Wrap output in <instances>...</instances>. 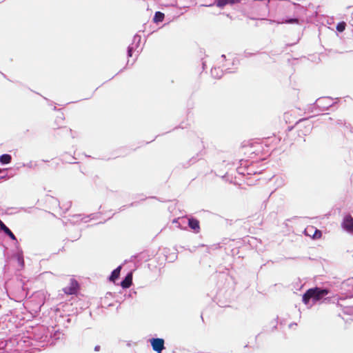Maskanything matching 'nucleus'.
<instances>
[{
  "label": "nucleus",
  "mask_w": 353,
  "mask_h": 353,
  "mask_svg": "<svg viewBox=\"0 0 353 353\" xmlns=\"http://www.w3.org/2000/svg\"><path fill=\"white\" fill-rule=\"evenodd\" d=\"M353 298V292H341L340 294L336 298V301L335 304L341 308L345 314L353 316V306L345 305L341 301H345L348 299Z\"/></svg>",
  "instance_id": "2"
},
{
  "label": "nucleus",
  "mask_w": 353,
  "mask_h": 353,
  "mask_svg": "<svg viewBox=\"0 0 353 353\" xmlns=\"http://www.w3.org/2000/svg\"><path fill=\"white\" fill-rule=\"evenodd\" d=\"M46 213H48V214H50V215H52V214L51 212H48L47 210H46Z\"/></svg>",
  "instance_id": "50"
},
{
  "label": "nucleus",
  "mask_w": 353,
  "mask_h": 353,
  "mask_svg": "<svg viewBox=\"0 0 353 353\" xmlns=\"http://www.w3.org/2000/svg\"><path fill=\"white\" fill-rule=\"evenodd\" d=\"M165 18V14L161 11H157L155 12L152 21L155 23H159L162 22L164 20Z\"/></svg>",
  "instance_id": "17"
},
{
  "label": "nucleus",
  "mask_w": 353,
  "mask_h": 353,
  "mask_svg": "<svg viewBox=\"0 0 353 353\" xmlns=\"http://www.w3.org/2000/svg\"><path fill=\"white\" fill-rule=\"evenodd\" d=\"M100 350H101V346L99 345H95L94 347V351H95V352H99V351H100Z\"/></svg>",
  "instance_id": "36"
},
{
  "label": "nucleus",
  "mask_w": 353,
  "mask_h": 353,
  "mask_svg": "<svg viewBox=\"0 0 353 353\" xmlns=\"http://www.w3.org/2000/svg\"><path fill=\"white\" fill-rule=\"evenodd\" d=\"M221 58H222L223 60H226V56H225V54H222V55H221Z\"/></svg>",
  "instance_id": "43"
},
{
  "label": "nucleus",
  "mask_w": 353,
  "mask_h": 353,
  "mask_svg": "<svg viewBox=\"0 0 353 353\" xmlns=\"http://www.w3.org/2000/svg\"><path fill=\"white\" fill-rule=\"evenodd\" d=\"M254 53H252V52H247V51H245L244 52V57H246V58H248L252 55H254Z\"/></svg>",
  "instance_id": "32"
},
{
  "label": "nucleus",
  "mask_w": 353,
  "mask_h": 353,
  "mask_svg": "<svg viewBox=\"0 0 353 353\" xmlns=\"http://www.w3.org/2000/svg\"><path fill=\"white\" fill-rule=\"evenodd\" d=\"M331 290L328 288L324 287H314L307 289L305 292V297L309 296L312 298L313 304L321 303H334L336 301V297L339 294L335 296H330Z\"/></svg>",
  "instance_id": "1"
},
{
  "label": "nucleus",
  "mask_w": 353,
  "mask_h": 353,
  "mask_svg": "<svg viewBox=\"0 0 353 353\" xmlns=\"http://www.w3.org/2000/svg\"><path fill=\"white\" fill-rule=\"evenodd\" d=\"M314 104H315V101L313 103H311L309 105L308 108H307V111L309 112L314 113L316 110H319L317 106L315 105Z\"/></svg>",
  "instance_id": "28"
},
{
  "label": "nucleus",
  "mask_w": 353,
  "mask_h": 353,
  "mask_svg": "<svg viewBox=\"0 0 353 353\" xmlns=\"http://www.w3.org/2000/svg\"><path fill=\"white\" fill-rule=\"evenodd\" d=\"M125 205H123L122 207H121L119 208V211L123 210L125 209Z\"/></svg>",
  "instance_id": "44"
},
{
  "label": "nucleus",
  "mask_w": 353,
  "mask_h": 353,
  "mask_svg": "<svg viewBox=\"0 0 353 353\" xmlns=\"http://www.w3.org/2000/svg\"><path fill=\"white\" fill-rule=\"evenodd\" d=\"M96 214H90V215L87 216L85 218H90V217H92L91 219H94V218H95Z\"/></svg>",
  "instance_id": "37"
},
{
  "label": "nucleus",
  "mask_w": 353,
  "mask_h": 353,
  "mask_svg": "<svg viewBox=\"0 0 353 353\" xmlns=\"http://www.w3.org/2000/svg\"><path fill=\"white\" fill-rule=\"evenodd\" d=\"M346 23L345 21H340L336 24V31L341 33L343 32L346 28Z\"/></svg>",
  "instance_id": "24"
},
{
  "label": "nucleus",
  "mask_w": 353,
  "mask_h": 353,
  "mask_svg": "<svg viewBox=\"0 0 353 353\" xmlns=\"http://www.w3.org/2000/svg\"><path fill=\"white\" fill-rule=\"evenodd\" d=\"M199 154H196V157H192L188 162L182 164V167L184 168H187L190 167L191 165L194 164L198 161L197 157Z\"/></svg>",
  "instance_id": "23"
},
{
  "label": "nucleus",
  "mask_w": 353,
  "mask_h": 353,
  "mask_svg": "<svg viewBox=\"0 0 353 353\" xmlns=\"http://www.w3.org/2000/svg\"><path fill=\"white\" fill-rule=\"evenodd\" d=\"M341 303H343L345 305H347L345 301H341Z\"/></svg>",
  "instance_id": "54"
},
{
  "label": "nucleus",
  "mask_w": 353,
  "mask_h": 353,
  "mask_svg": "<svg viewBox=\"0 0 353 353\" xmlns=\"http://www.w3.org/2000/svg\"><path fill=\"white\" fill-rule=\"evenodd\" d=\"M137 50V48L132 44H130L127 48V57L128 58L132 57L134 52Z\"/></svg>",
  "instance_id": "26"
},
{
  "label": "nucleus",
  "mask_w": 353,
  "mask_h": 353,
  "mask_svg": "<svg viewBox=\"0 0 353 353\" xmlns=\"http://www.w3.org/2000/svg\"><path fill=\"white\" fill-rule=\"evenodd\" d=\"M0 229L3 231L12 240H16V236L1 221H0Z\"/></svg>",
  "instance_id": "16"
},
{
  "label": "nucleus",
  "mask_w": 353,
  "mask_h": 353,
  "mask_svg": "<svg viewBox=\"0 0 353 353\" xmlns=\"http://www.w3.org/2000/svg\"><path fill=\"white\" fill-rule=\"evenodd\" d=\"M136 203L135 202H132L131 203L129 206H134V205Z\"/></svg>",
  "instance_id": "49"
},
{
  "label": "nucleus",
  "mask_w": 353,
  "mask_h": 353,
  "mask_svg": "<svg viewBox=\"0 0 353 353\" xmlns=\"http://www.w3.org/2000/svg\"><path fill=\"white\" fill-rule=\"evenodd\" d=\"M137 294V292H136L135 291H133V292H132V293H130V296H132V295H134V294Z\"/></svg>",
  "instance_id": "47"
},
{
  "label": "nucleus",
  "mask_w": 353,
  "mask_h": 353,
  "mask_svg": "<svg viewBox=\"0 0 353 353\" xmlns=\"http://www.w3.org/2000/svg\"><path fill=\"white\" fill-rule=\"evenodd\" d=\"M129 63H130V61L128 60L127 63H126V66L129 65Z\"/></svg>",
  "instance_id": "53"
},
{
  "label": "nucleus",
  "mask_w": 353,
  "mask_h": 353,
  "mask_svg": "<svg viewBox=\"0 0 353 353\" xmlns=\"http://www.w3.org/2000/svg\"><path fill=\"white\" fill-rule=\"evenodd\" d=\"M223 72L219 68H214L211 69V74L214 78L220 79L223 76Z\"/></svg>",
  "instance_id": "18"
},
{
  "label": "nucleus",
  "mask_w": 353,
  "mask_h": 353,
  "mask_svg": "<svg viewBox=\"0 0 353 353\" xmlns=\"http://www.w3.org/2000/svg\"><path fill=\"white\" fill-rule=\"evenodd\" d=\"M277 320H278V316L273 319L270 323L272 325V331H274V330H276L277 328Z\"/></svg>",
  "instance_id": "29"
},
{
  "label": "nucleus",
  "mask_w": 353,
  "mask_h": 353,
  "mask_svg": "<svg viewBox=\"0 0 353 353\" xmlns=\"http://www.w3.org/2000/svg\"><path fill=\"white\" fill-rule=\"evenodd\" d=\"M137 294V292H136L135 291H133V292H132V293H130V296H132V295H134V294Z\"/></svg>",
  "instance_id": "48"
},
{
  "label": "nucleus",
  "mask_w": 353,
  "mask_h": 353,
  "mask_svg": "<svg viewBox=\"0 0 353 353\" xmlns=\"http://www.w3.org/2000/svg\"><path fill=\"white\" fill-rule=\"evenodd\" d=\"M153 351L157 353H162L165 349V340L163 338L152 337L148 339Z\"/></svg>",
  "instance_id": "5"
},
{
  "label": "nucleus",
  "mask_w": 353,
  "mask_h": 353,
  "mask_svg": "<svg viewBox=\"0 0 353 353\" xmlns=\"http://www.w3.org/2000/svg\"><path fill=\"white\" fill-rule=\"evenodd\" d=\"M151 198H152V199H157V197H156V196H152Z\"/></svg>",
  "instance_id": "58"
},
{
  "label": "nucleus",
  "mask_w": 353,
  "mask_h": 353,
  "mask_svg": "<svg viewBox=\"0 0 353 353\" xmlns=\"http://www.w3.org/2000/svg\"><path fill=\"white\" fill-rule=\"evenodd\" d=\"M45 274H46V275H47V274L52 275V273L51 272H47V271L45 272Z\"/></svg>",
  "instance_id": "45"
},
{
  "label": "nucleus",
  "mask_w": 353,
  "mask_h": 353,
  "mask_svg": "<svg viewBox=\"0 0 353 353\" xmlns=\"http://www.w3.org/2000/svg\"><path fill=\"white\" fill-rule=\"evenodd\" d=\"M60 336L61 332L59 331V330L54 331V332H50L49 336L48 334H46V347L55 345L59 341Z\"/></svg>",
  "instance_id": "8"
},
{
  "label": "nucleus",
  "mask_w": 353,
  "mask_h": 353,
  "mask_svg": "<svg viewBox=\"0 0 353 353\" xmlns=\"http://www.w3.org/2000/svg\"><path fill=\"white\" fill-rule=\"evenodd\" d=\"M126 345H127L128 347H130V346L132 345V343H131V341H128V342H127V343H126Z\"/></svg>",
  "instance_id": "41"
},
{
  "label": "nucleus",
  "mask_w": 353,
  "mask_h": 353,
  "mask_svg": "<svg viewBox=\"0 0 353 353\" xmlns=\"http://www.w3.org/2000/svg\"><path fill=\"white\" fill-rule=\"evenodd\" d=\"M238 62H239V61H238V60H236H236H234V61H233V62H232V65H236Z\"/></svg>",
  "instance_id": "42"
},
{
  "label": "nucleus",
  "mask_w": 353,
  "mask_h": 353,
  "mask_svg": "<svg viewBox=\"0 0 353 353\" xmlns=\"http://www.w3.org/2000/svg\"><path fill=\"white\" fill-rule=\"evenodd\" d=\"M293 5L294 6V8L296 10V12L299 13H305L307 11V9L303 7V6L300 5L297 3H293Z\"/></svg>",
  "instance_id": "25"
},
{
  "label": "nucleus",
  "mask_w": 353,
  "mask_h": 353,
  "mask_svg": "<svg viewBox=\"0 0 353 353\" xmlns=\"http://www.w3.org/2000/svg\"><path fill=\"white\" fill-rule=\"evenodd\" d=\"M177 220H178V219H174V221H173V223H176Z\"/></svg>",
  "instance_id": "51"
},
{
  "label": "nucleus",
  "mask_w": 353,
  "mask_h": 353,
  "mask_svg": "<svg viewBox=\"0 0 353 353\" xmlns=\"http://www.w3.org/2000/svg\"><path fill=\"white\" fill-rule=\"evenodd\" d=\"M341 292H353V278L347 279L342 283Z\"/></svg>",
  "instance_id": "13"
},
{
  "label": "nucleus",
  "mask_w": 353,
  "mask_h": 353,
  "mask_svg": "<svg viewBox=\"0 0 353 353\" xmlns=\"http://www.w3.org/2000/svg\"><path fill=\"white\" fill-rule=\"evenodd\" d=\"M55 117H56V119L54 121V123H55V125L57 126V128L61 129V130L65 134H71L72 133L71 129L68 128L65 126H64V127L61 126V123H63V120L65 119L64 114L62 112L58 110L56 112Z\"/></svg>",
  "instance_id": "7"
},
{
  "label": "nucleus",
  "mask_w": 353,
  "mask_h": 353,
  "mask_svg": "<svg viewBox=\"0 0 353 353\" xmlns=\"http://www.w3.org/2000/svg\"><path fill=\"white\" fill-rule=\"evenodd\" d=\"M241 1V0H228V3L230 5H234V4L240 3Z\"/></svg>",
  "instance_id": "31"
},
{
  "label": "nucleus",
  "mask_w": 353,
  "mask_h": 353,
  "mask_svg": "<svg viewBox=\"0 0 353 353\" xmlns=\"http://www.w3.org/2000/svg\"><path fill=\"white\" fill-rule=\"evenodd\" d=\"M302 301L308 308H311L314 304L312 302V298L309 296L305 297V292L302 295Z\"/></svg>",
  "instance_id": "19"
},
{
  "label": "nucleus",
  "mask_w": 353,
  "mask_h": 353,
  "mask_svg": "<svg viewBox=\"0 0 353 353\" xmlns=\"http://www.w3.org/2000/svg\"><path fill=\"white\" fill-rule=\"evenodd\" d=\"M65 294L69 295L77 294L79 291V284L74 279H70V283L63 289Z\"/></svg>",
  "instance_id": "6"
},
{
  "label": "nucleus",
  "mask_w": 353,
  "mask_h": 353,
  "mask_svg": "<svg viewBox=\"0 0 353 353\" xmlns=\"http://www.w3.org/2000/svg\"><path fill=\"white\" fill-rule=\"evenodd\" d=\"M279 23L299 24L300 23V19L298 17L292 16L283 17Z\"/></svg>",
  "instance_id": "14"
},
{
  "label": "nucleus",
  "mask_w": 353,
  "mask_h": 353,
  "mask_svg": "<svg viewBox=\"0 0 353 353\" xmlns=\"http://www.w3.org/2000/svg\"><path fill=\"white\" fill-rule=\"evenodd\" d=\"M12 157L10 154H4L0 156V162L3 164H8L11 162Z\"/></svg>",
  "instance_id": "20"
},
{
  "label": "nucleus",
  "mask_w": 353,
  "mask_h": 353,
  "mask_svg": "<svg viewBox=\"0 0 353 353\" xmlns=\"http://www.w3.org/2000/svg\"><path fill=\"white\" fill-rule=\"evenodd\" d=\"M341 227L344 232L353 235V216L350 213L343 215Z\"/></svg>",
  "instance_id": "4"
},
{
  "label": "nucleus",
  "mask_w": 353,
  "mask_h": 353,
  "mask_svg": "<svg viewBox=\"0 0 353 353\" xmlns=\"http://www.w3.org/2000/svg\"><path fill=\"white\" fill-rule=\"evenodd\" d=\"M47 203L50 205V208L54 209L57 207L60 208L59 199L49 194H46V203ZM61 208H62L61 207Z\"/></svg>",
  "instance_id": "11"
},
{
  "label": "nucleus",
  "mask_w": 353,
  "mask_h": 353,
  "mask_svg": "<svg viewBox=\"0 0 353 353\" xmlns=\"http://www.w3.org/2000/svg\"><path fill=\"white\" fill-rule=\"evenodd\" d=\"M297 325V324H296V323H294V322L291 323L289 325V327H290V328H292L294 325Z\"/></svg>",
  "instance_id": "40"
},
{
  "label": "nucleus",
  "mask_w": 353,
  "mask_h": 353,
  "mask_svg": "<svg viewBox=\"0 0 353 353\" xmlns=\"http://www.w3.org/2000/svg\"><path fill=\"white\" fill-rule=\"evenodd\" d=\"M80 236H81V234H79V236L76 238L75 240L79 239L80 238Z\"/></svg>",
  "instance_id": "52"
},
{
  "label": "nucleus",
  "mask_w": 353,
  "mask_h": 353,
  "mask_svg": "<svg viewBox=\"0 0 353 353\" xmlns=\"http://www.w3.org/2000/svg\"><path fill=\"white\" fill-rule=\"evenodd\" d=\"M72 205V202L71 201H69L67 203V204L65 205V211H68L69 210V208L71 207Z\"/></svg>",
  "instance_id": "33"
},
{
  "label": "nucleus",
  "mask_w": 353,
  "mask_h": 353,
  "mask_svg": "<svg viewBox=\"0 0 353 353\" xmlns=\"http://www.w3.org/2000/svg\"><path fill=\"white\" fill-rule=\"evenodd\" d=\"M51 327V325H49L48 327H46V334H48V332H49L50 334V332H52V330L50 331V328Z\"/></svg>",
  "instance_id": "34"
},
{
  "label": "nucleus",
  "mask_w": 353,
  "mask_h": 353,
  "mask_svg": "<svg viewBox=\"0 0 353 353\" xmlns=\"http://www.w3.org/2000/svg\"><path fill=\"white\" fill-rule=\"evenodd\" d=\"M132 283V272H128L120 282V285L123 289H128Z\"/></svg>",
  "instance_id": "10"
},
{
  "label": "nucleus",
  "mask_w": 353,
  "mask_h": 353,
  "mask_svg": "<svg viewBox=\"0 0 353 353\" xmlns=\"http://www.w3.org/2000/svg\"><path fill=\"white\" fill-rule=\"evenodd\" d=\"M81 216V214H74L72 216L73 217H79Z\"/></svg>",
  "instance_id": "46"
},
{
  "label": "nucleus",
  "mask_w": 353,
  "mask_h": 353,
  "mask_svg": "<svg viewBox=\"0 0 353 353\" xmlns=\"http://www.w3.org/2000/svg\"><path fill=\"white\" fill-rule=\"evenodd\" d=\"M137 50V48L132 44H130L127 48V57L128 58L132 57L134 52Z\"/></svg>",
  "instance_id": "27"
},
{
  "label": "nucleus",
  "mask_w": 353,
  "mask_h": 353,
  "mask_svg": "<svg viewBox=\"0 0 353 353\" xmlns=\"http://www.w3.org/2000/svg\"><path fill=\"white\" fill-rule=\"evenodd\" d=\"M45 100H46V101H47V102H48V106H49V107H50L52 110H54V111H55V110H56V107H55V106L52 107V106H53L52 103L50 101H49L47 98H45Z\"/></svg>",
  "instance_id": "30"
},
{
  "label": "nucleus",
  "mask_w": 353,
  "mask_h": 353,
  "mask_svg": "<svg viewBox=\"0 0 353 353\" xmlns=\"http://www.w3.org/2000/svg\"><path fill=\"white\" fill-rule=\"evenodd\" d=\"M309 230H314V234L312 235V238L314 239H319L321 236V235H322L321 231L319 230H317L316 228H315L314 227H311L310 228L306 229V231H307Z\"/></svg>",
  "instance_id": "22"
},
{
  "label": "nucleus",
  "mask_w": 353,
  "mask_h": 353,
  "mask_svg": "<svg viewBox=\"0 0 353 353\" xmlns=\"http://www.w3.org/2000/svg\"><path fill=\"white\" fill-rule=\"evenodd\" d=\"M225 71L226 73H232V72H234L233 71L230 70V68H226Z\"/></svg>",
  "instance_id": "39"
},
{
  "label": "nucleus",
  "mask_w": 353,
  "mask_h": 353,
  "mask_svg": "<svg viewBox=\"0 0 353 353\" xmlns=\"http://www.w3.org/2000/svg\"><path fill=\"white\" fill-rule=\"evenodd\" d=\"M105 222V221H104V223ZM101 223H103V222H99L98 224H101Z\"/></svg>",
  "instance_id": "56"
},
{
  "label": "nucleus",
  "mask_w": 353,
  "mask_h": 353,
  "mask_svg": "<svg viewBox=\"0 0 353 353\" xmlns=\"http://www.w3.org/2000/svg\"><path fill=\"white\" fill-rule=\"evenodd\" d=\"M203 50H203V49H201V53H203Z\"/></svg>",
  "instance_id": "55"
},
{
  "label": "nucleus",
  "mask_w": 353,
  "mask_h": 353,
  "mask_svg": "<svg viewBox=\"0 0 353 353\" xmlns=\"http://www.w3.org/2000/svg\"><path fill=\"white\" fill-rule=\"evenodd\" d=\"M205 66H206V63H205V61H203V60H202V68H203V70H205Z\"/></svg>",
  "instance_id": "38"
},
{
  "label": "nucleus",
  "mask_w": 353,
  "mask_h": 353,
  "mask_svg": "<svg viewBox=\"0 0 353 353\" xmlns=\"http://www.w3.org/2000/svg\"><path fill=\"white\" fill-rule=\"evenodd\" d=\"M188 225L194 233L198 234L200 232V222L197 218L194 216H190L188 219Z\"/></svg>",
  "instance_id": "9"
},
{
  "label": "nucleus",
  "mask_w": 353,
  "mask_h": 353,
  "mask_svg": "<svg viewBox=\"0 0 353 353\" xmlns=\"http://www.w3.org/2000/svg\"><path fill=\"white\" fill-rule=\"evenodd\" d=\"M141 41V35L136 34L133 37L132 42L131 44L133 45L134 46H135L137 48H138L140 45Z\"/></svg>",
  "instance_id": "21"
},
{
  "label": "nucleus",
  "mask_w": 353,
  "mask_h": 353,
  "mask_svg": "<svg viewBox=\"0 0 353 353\" xmlns=\"http://www.w3.org/2000/svg\"><path fill=\"white\" fill-rule=\"evenodd\" d=\"M228 4V0H215L213 3H210L209 5L203 4L201 6L205 7H212L215 5L220 8H223L226 5Z\"/></svg>",
  "instance_id": "15"
},
{
  "label": "nucleus",
  "mask_w": 353,
  "mask_h": 353,
  "mask_svg": "<svg viewBox=\"0 0 353 353\" xmlns=\"http://www.w3.org/2000/svg\"><path fill=\"white\" fill-rule=\"evenodd\" d=\"M51 327V325H49L48 327H46V334H48V332H49L50 334V332H52V330L50 331V328Z\"/></svg>",
  "instance_id": "35"
},
{
  "label": "nucleus",
  "mask_w": 353,
  "mask_h": 353,
  "mask_svg": "<svg viewBox=\"0 0 353 353\" xmlns=\"http://www.w3.org/2000/svg\"><path fill=\"white\" fill-rule=\"evenodd\" d=\"M1 172V170L0 169V173Z\"/></svg>",
  "instance_id": "59"
},
{
  "label": "nucleus",
  "mask_w": 353,
  "mask_h": 353,
  "mask_svg": "<svg viewBox=\"0 0 353 353\" xmlns=\"http://www.w3.org/2000/svg\"><path fill=\"white\" fill-rule=\"evenodd\" d=\"M121 270V265H119L111 272L110 274L108 277V281L114 283L117 279H119Z\"/></svg>",
  "instance_id": "12"
},
{
  "label": "nucleus",
  "mask_w": 353,
  "mask_h": 353,
  "mask_svg": "<svg viewBox=\"0 0 353 353\" xmlns=\"http://www.w3.org/2000/svg\"><path fill=\"white\" fill-rule=\"evenodd\" d=\"M123 70V69H121L120 71L119 72V73L122 72Z\"/></svg>",
  "instance_id": "57"
},
{
  "label": "nucleus",
  "mask_w": 353,
  "mask_h": 353,
  "mask_svg": "<svg viewBox=\"0 0 353 353\" xmlns=\"http://www.w3.org/2000/svg\"><path fill=\"white\" fill-rule=\"evenodd\" d=\"M336 101L330 102L333 100L331 97H321L315 101V105L317 106L319 111H325L329 110L330 108L335 106L339 101V98H336Z\"/></svg>",
  "instance_id": "3"
}]
</instances>
